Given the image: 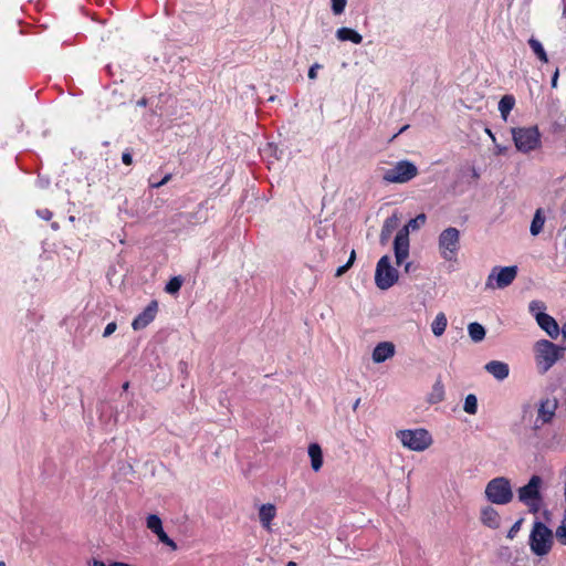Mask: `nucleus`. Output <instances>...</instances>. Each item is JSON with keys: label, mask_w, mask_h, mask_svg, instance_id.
Listing matches in <instances>:
<instances>
[{"label": "nucleus", "mask_w": 566, "mask_h": 566, "mask_svg": "<svg viewBox=\"0 0 566 566\" xmlns=\"http://www.w3.org/2000/svg\"><path fill=\"white\" fill-rule=\"evenodd\" d=\"M427 221L424 213H419L416 218L410 219L396 234L394 240V251L397 265H401L409 256V231L418 230Z\"/></svg>", "instance_id": "obj_1"}, {"label": "nucleus", "mask_w": 566, "mask_h": 566, "mask_svg": "<svg viewBox=\"0 0 566 566\" xmlns=\"http://www.w3.org/2000/svg\"><path fill=\"white\" fill-rule=\"evenodd\" d=\"M554 544L553 531L543 522L536 520L528 537V545L533 554L536 556L547 555Z\"/></svg>", "instance_id": "obj_2"}, {"label": "nucleus", "mask_w": 566, "mask_h": 566, "mask_svg": "<svg viewBox=\"0 0 566 566\" xmlns=\"http://www.w3.org/2000/svg\"><path fill=\"white\" fill-rule=\"evenodd\" d=\"M564 347L547 339L537 340L534 345L535 360L542 374L547 373L563 356Z\"/></svg>", "instance_id": "obj_3"}, {"label": "nucleus", "mask_w": 566, "mask_h": 566, "mask_svg": "<svg viewBox=\"0 0 566 566\" xmlns=\"http://www.w3.org/2000/svg\"><path fill=\"white\" fill-rule=\"evenodd\" d=\"M484 493L489 502L497 505L509 504L514 496L511 482L504 476L490 480Z\"/></svg>", "instance_id": "obj_4"}, {"label": "nucleus", "mask_w": 566, "mask_h": 566, "mask_svg": "<svg viewBox=\"0 0 566 566\" xmlns=\"http://www.w3.org/2000/svg\"><path fill=\"white\" fill-rule=\"evenodd\" d=\"M397 438L405 448L417 452L424 451L433 442L429 431L423 428L399 430Z\"/></svg>", "instance_id": "obj_5"}, {"label": "nucleus", "mask_w": 566, "mask_h": 566, "mask_svg": "<svg viewBox=\"0 0 566 566\" xmlns=\"http://www.w3.org/2000/svg\"><path fill=\"white\" fill-rule=\"evenodd\" d=\"M542 478L533 475L528 483L518 489V500L528 506L532 513H537L542 503Z\"/></svg>", "instance_id": "obj_6"}, {"label": "nucleus", "mask_w": 566, "mask_h": 566, "mask_svg": "<svg viewBox=\"0 0 566 566\" xmlns=\"http://www.w3.org/2000/svg\"><path fill=\"white\" fill-rule=\"evenodd\" d=\"M439 252L446 261L455 260L460 250V231L454 227L444 229L438 239Z\"/></svg>", "instance_id": "obj_7"}, {"label": "nucleus", "mask_w": 566, "mask_h": 566, "mask_svg": "<svg viewBox=\"0 0 566 566\" xmlns=\"http://www.w3.org/2000/svg\"><path fill=\"white\" fill-rule=\"evenodd\" d=\"M418 175L417 166L409 160H400L385 170L382 179L389 184H406Z\"/></svg>", "instance_id": "obj_8"}, {"label": "nucleus", "mask_w": 566, "mask_h": 566, "mask_svg": "<svg viewBox=\"0 0 566 566\" xmlns=\"http://www.w3.org/2000/svg\"><path fill=\"white\" fill-rule=\"evenodd\" d=\"M398 271L391 266L390 258L388 255L381 256L375 272L376 286L382 291L388 290L398 281Z\"/></svg>", "instance_id": "obj_9"}, {"label": "nucleus", "mask_w": 566, "mask_h": 566, "mask_svg": "<svg viewBox=\"0 0 566 566\" xmlns=\"http://www.w3.org/2000/svg\"><path fill=\"white\" fill-rule=\"evenodd\" d=\"M517 275V266H494L486 279L488 289H505L513 283Z\"/></svg>", "instance_id": "obj_10"}, {"label": "nucleus", "mask_w": 566, "mask_h": 566, "mask_svg": "<svg viewBox=\"0 0 566 566\" xmlns=\"http://www.w3.org/2000/svg\"><path fill=\"white\" fill-rule=\"evenodd\" d=\"M558 408V400L555 397H547L539 400L537 408L538 421L542 424L551 423Z\"/></svg>", "instance_id": "obj_11"}, {"label": "nucleus", "mask_w": 566, "mask_h": 566, "mask_svg": "<svg viewBox=\"0 0 566 566\" xmlns=\"http://www.w3.org/2000/svg\"><path fill=\"white\" fill-rule=\"evenodd\" d=\"M158 311L157 301H151L142 313H139L133 321L132 327L134 331H140L148 326L156 317Z\"/></svg>", "instance_id": "obj_12"}, {"label": "nucleus", "mask_w": 566, "mask_h": 566, "mask_svg": "<svg viewBox=\"0 0 566 566\" xmlns=\"http://www.w3.org/2000/svg\"><path fill=\"white\" fill-rule=\"evenodd\" d=\"M259 153L263 157H274L276 160H289L290 151L286 144H261Z\"/></svg>", "instance_id": "obj_13"}, {"label": "nucleus", "mask_w": 566, "mask_h": 566, "mask_svg": "<svg viewBox=\"0 0 566 566\" xmlns=\"http://www.w3.org/2000/svg\"><path fill=\"white\" fill-rule=\"evenodd\" d=\"M535 318L539 327L545 331L551 338L556 339L559 336L560 329L554 317L541 312L535 315Z\"/></svg>", "instance_id": "obj_14"}, {"label": "nucleus", "mask_w": 566, "mask_h": 566, "mask_svg": "<svg viewBox=\"0 0 566 566\" xmlns=\"http://www.w3.org/2000/svg\"><path fill=\"white\" fill-rule=\"evenodd\" d=\"M513 142H539L541 134L536 125L512 129Z\"/></svg>", "instance_id": "obj_15"}, {"label": "nucleus", "mask_w": 566, "mask_h": 566, "mask_svg": "<svg viewBox=\"0 0 566 566\" xmlns=\"http://www.w3.org/2000/svg\"><path fill=\"white\" fill-rule=\"evenodd\" d=\"M484 369L491 374L496 380L502 381L509 377L510 367L506 363L500 360H491L485 366Z\"/></svg>", "instance_id": "obj_16"}, {"label": "nucleus", "mask_w": 566, "mask_h": 566, "mask_svg": "<svg viewBox=\"0 0 566 566\" xmlns=\"http://www.w3.org/2000/svg\"><path fill=\"white\" fill-rule=\"evenodd\" d=\"M395 355V346L392 343H379L373 350V360L375 363H384Z\"/></svg>", "instance_id": "obj_17"}, {"label": "nucleus", "mask_w": 566, "mask_h": 566, "mask_svg": "<svg viewBox=\"0 0 566 566\" xmlns=\"http://www.w3.org/2000/svg\"><path fill=\"white\" fill-rule=\"evenodd\" d=\"M481 522L483 525L496 530L501 525V516L494 507L485 506L481 511Z\"/></svg>", "instance_id": "obj_18"}, {"label": "nucleus", "mask_w": 566, "mask_h": 566, "mask_svg": "<svg viewBox=\"0 0 566 566\" xmlns=\"http://www.w3.org/2000/svg\"><path fill=\"white\" fill-rule=\"evenodd\" d=\"M275 515H276V509L273 504H262L261 505V507L259 510V518H260L261 525L264 528L270 530L271 522L275 517Z\"/></svg>", "instance_id": "obj_19"}, {"label": "nucleus", "mask_w": 566, "mask_h": 566, "mask_svg": "<svg viewBox=\"0 0 566 566\" xmlns=\"http://www.w3.org/2000/svg\"><path fill=\"white\" fill-rule=\"evenodd\" d=\"M336 38L342 41V42H346V41H350L353 42L354 44H360L363 42V36L361 34H359L357 31H355L354 29H350V28H346V27H343V28H339L337 29L336 31Z\"/></svg>", "instance_id": "obj_20"}, {"label": "nucleus", "mask_w": 566, "mask_h": 566, "mask_svg": "<svg viewBox=\"0 0 566 566\" xmlns=\"http://www.w3.org/2000/svg\"><path fill=\"white\" fill-rule=\"evenodd\" d=\"M308 457L311 458V467L313 471H319L323 465V452L318 443H311L308 446Z\"/></svg>", "instance_id": "obj_21"}, {"label": "nucleus", "mask_w": 566, "mask_h": 566, "mask_svg": "<svg viewBox=\"0 0 566 566\" xmlns=\"http://www.w3.org/2000/svg\"><path fill=\"white\" fill-rule=\"evenodd\" d=\"M398 226V218L394 214L391 217H388L382 224L381 231H380V243L386 244L394 232V230Z\"/></svg>", "instance_id": "obj_22"}, {"label": "nucleus", "mask_w": 566, "mask_h": 566, "mask_svg": "<svg viewBox=\"0 0 566 566\" xmlns=\"http://www.w3.org/2000/svg\"><path fill=\"white\" fill-rule=\"evenodd\" d=\"M444 386L440 377L436 380L428 396V402L431 405L439 403L444 400Z\"/></svg>", "instance_id": "obj_23"}, {"label": "nucleus", "mask_w": 566, "mask_h": 566, "mask_svg": "<svg viewBox=\"0 0 566 566\" xmlns=\"http://www.w3.org/2000/svg\"><path fill=\"white\" fill-rule=\"evenodd\" d=\"M546 217L542 208L536 209L533 220L531 222L530 232L532 235H538L544 227Z\"/></svg>", "instance_id": "obj_24"}, {"label": "nucleus", "mask_w": 566, "mask_h": 566, "mask_svg": "<svg viewBox=\"0 0 566 566\" xmlns=\"http://www.w3.org/2000/svg\"><path fill=\"white\" fill-rule=\"evenodd\" d=\"M468 333L472 342L480 343L485 338L486 331L478 322H472L468 325Z\"/></svg>", "instance_id": "obj_25"}, {"label": "nucleus", "mask_w": 566, "mask_h": 566, "mask_svg": "<svg viewBox=\"0 0 566 566\" xmlns=\"http://www.w3.org/2000/svg\"><path fill=\"white\" fill-rule=\"evenodd\" d=\"M448 319L444 313L440 312L431 324V331L434 336L440 337L446 332Z\"/></svg>", "instance_id": "obj_26"}, {"label": "nucleus", "mask_w": 566, "mask_h": 566, "mask_svg": "<svg viewBox=\"0 0 566 566\" xmlns=\"http://www.w3.org/2000/svg\"><path fill=\"white\" fill-rule=\"evenodd\" d=\"M515 105V97L513 95H504L499 102V111L504 119L511 113Z\"/></svg>", "instance_id": "obj_27"}, {"label": "nucleus", "mask_w": 566, "mask_h": 566, "mask_svg": "<svg viewBox=\"0 0 566 566\" xmlns=\"http://www.w3.org/2000/svg\"><path fill=\"white\" fill-rule=\"evenodd\" d=\"M528 45L539 61H542L544 63L548 62V56L546 54V51L544 50L542 43L537 39H535L534 36H531L528 39Z\"/></svg>", "instance_id": "obj_28"}, {"label": "nucleus", "mask_w": 566, "mask_h": 566, "mask_svg": "<svg viewBox=\"0 0 566 566\" xmlns=\"http://www.w3.org/2000/svg\"><path fill=\"white\" fill-rule=\"evenodd\" d=\"M463 409L469 415H475L478 412V399L473 394H469L464 399Z\"/></svg>", "instance_id": "obj_29"}, {"label": "nucleus", "mask_w": 566, "mask_h": 566, "mask_svg": "<svg viewBox=\"0 0 566 566\" xmlns=\"http://www.w3.org/2000/svg\"><path fill=\"white\" fill-rule=\"evenodd\" d=\"M146 524H147V527L153 532V533H158V532H161L163 530V523H161V520L158 515L156 514H150L147 516V521H146Z\"/></svg>", "instance_id": "obj_30"}, {"label": "nucleus", "mask_w": 566, "mask_h": 566, "mask_svg": "<svg viewBox=\"0 0 566 566\" xmlns=\"http://www.w3.org/2000/svg\"><path fill=\"white\" fill-rule=\"evenodd\" d=\"M182 285V279L180 276L171 277L165 286V291L169 294H176L179 292Z\"/></svg>", "instance_id": "obj_31"}, {"label": "nucleus", "mask_w": 566, "mask_h": 566, "mask_svg": "<svg viewBox=\"0 0 566 566\" xmlns=\"http://www.w3.org/2000/svg\"><path fill=\"white\" fill-rule=\"evenodd\" d=\"M172 175L166 174L161 179H156L154 175H151L148 179L149 187L150 188H160L161 186L166 185L170 179Z\"/></svg>", "instance_id": "obj_32"}, {"label": "nucleus", "mask_w": 566, "mask_h": 566, "mask_svg": "<svg viewBox=\"0 0 566 566\" xmlns=\"http://www.w3.org/2000/svg\"><path fill=\"white\" fill-rule=\"evenodd\" d=\"M541 144H514V151L528 154L533 150L538 149Z\"/></svg>", "instance_id": "obj_33"}, {"label": "nucleus", "mask_w": 566, "mask_h": 566, "mask_svg": "<svg viewBox=\"0 0 566 566\" xmlns=\"http://www.w3.org/2000/svg\"><path fill=\"white\" fill-rule=\"evenodd\" d=\"M555 536L562 545H566V516L562 524L556 528Z\"/></svg>", "instance_id": "obj_34"}, {"label": "nucleus", "mask_w": 566, "mask_h": 566, "mask_svg": "<svg viewBox=\"0 0 566 566\" xmlns=\"http://www.w3.org/2000/svg\"><path fill=\"white\" fill-rule=\"evenodd\" d=\"M512 150H514V148L512 147L511 144H509V145L495 144L494 148H493V154L496 156H500V155L506 156V155H510Z\"/></svg>", "instance_id": "obj_35"}, {"label": "nucleus", "mask_w": 566, "mask_h": 566, "mask_svg": "<svg viewBox=\"0 0 566 566\" xmlns=\"http://www.w3.org/2000/svg\"><path fill=\"white\" fill-rule=\"evenodd\" d=\"M347 0H332V11L334 14H342L345 10Z\"/></svg>", "instance_id": "obj_36"}, {"label": "nucleus", "mask_w": 566, "mask_h": 566, "mask_svg": "<svg viewBox=\"0 0 566 566\" xmlns=\"http://www.w3.org/2000/svg\"><path fill=\"white\" fill-rule=\"evenodd\" d=\"M156 535L158 536V539L161 543L170 546L171 549H174V551L177 549L176 543L165 533L164 528L161 530V532L156 533Z\"/></svg>", "instance_id": "obj_37"}, {"label": "nucleus", "mask_w": 566, "mask_h": 566, "mask_svg": "<svg viewBox=\"0 0 566 566\" xmlns=\"http://www.w3.org/2000/svg\"><path fill=\"white\" fill-rule=\"evenodd\" d=\"M522 523H523V518H520V520H517V521H516V522L511 526V528L509 530L507 535H506V537H507L509 539H513V538L516 536V534H517V533L520 532V530H521Z\"/></svg>", "instance_id": "obj_38"}, {"label": "nucleus", "mask_w": 566, "mask_h": 566, "mask_svg": "<svg viewBox=\"0 0 566 566\" xmlns=\"http://www.w3.org/2000/svg\"><path fill=\"white\" fill-rule=\"evenodd\" d=\"M117 328L116 322H111L106 325L103 337H109Z\"/></svg>", "instance_id": "obj_39"}, {"label": "nucleus", "mask_w": 566, "mask_h": 566, "mask_svg": "<svg viewBox=\"0 0 566 566\" xmlns=\"http://www.w3.org/2000/svg\"><path fill=\"white\" fill-rule=\"evenodd\" d=\"M36 213L41 219L46 221L51 220V218L53 217L52 211H50L49 209H39Z\"/></svg>", "instance_id": "obj_40"}, {"label": "nucleus", "mask_w": 566, "mask_h": 566, "mask_svg": "<svg viewBox=\"0 0 566 566\" xmlns=\"http://www.w3.org/2000/svg\"><path fill=\"white\" fill-rule=\"evenodd\" d=\"M321 69L318 63L313 64L308 70V78L315 80L317 77V70Z\"/></svg>", "instance_id": "obj_41"}, {"label": "nucleus", "mask_w": 566, "mask_h": 566, "mask_svg": "<svg viewBox=\"0 0 566 566\" xmlns=\"http://www.w3.org/2000/svg\"><path fill=\"white\" fill-rule=\"evenodd\" d=\"M122 161H123L125 165H127V166L132 165V163H133V156H132V153L129 151V149H126V150L123 153V155H122Z\"/></svg>", "instance_id": "obj_42"}, {"label": "nucleus", "mask_w": 566, "mask_h": 566, "mask_svg": "<svg viewBox=\"0 0 566 566\" xmlns=\"http://www.w3.org/2000/svg\"><path fill=\"white\" fill-rule=\"evenodd\" d=\"M470 177L472 181L476 182L480 179V172L475 167H470Z\"/></svg>", "instance_id": "obj_43"}, {"label": "nucleus", "mask_w": 566, "mask_h": 566, "mask_svg": "<svg viewBox=\"0 0 566 566\" xmlns=\"http://www.w3.org/2000/svg\"><path fill=\"white\" fill-rule=\"evenodd\" d=\"M558 77H559V70L556 69L554 74H553V76H552V81H551V85H552L553 88L557 87Z\"/></svg>", "instance_id": "obj_44"}, {"label": "nucleus", "mask_w": 566, "mask_h": 566, "mask_svg": "<svg viewBox=\"0 0 566 566\" xmlns=\"http://www.w3.org/2000/svg\"><path fill=\"white\" fill-rule=\"evenodd\" d=\"M349 268L350 266H347V263H345L344 265L337 268L335 276H342L343 274H345L349 270Z\"/></svg>", "instance_id": "obj_45"}, {"label": "nucleus", "mask_w": 566, "mask_h": 566, "mask_svg": "<svg viewBox=\"0 0 566 566\" xmlns=\"http://www.w3.org/2000/svg\"><path fill=\"white\" fill-rule=\"evenodd\" d=\"M535 307L544 308V305L542 302H537V301L531 302L530 310L533 312L535 310Z\"/></svg>", "instance_id": "obj_46"}, {"label": "nucleus", "mask_w": 566, "mask_h": 566, "mask_svg": "<svg viewBox=\"0 0 566 566\" xmlns=\"http://www.w3.org/2000/svg\"><path fill=\"white\" fill-rule=\"evenodd\" d=\"M523 416L522 418L525 419L527 413H531V405L526 403L522 407Z\"/></svg>", "instance_id": "obj_47"}, {"label": "nucleus", "mask_w": 566, "mask_h": 566, "mask_svg": "<svg viewBox=\"0 0 566 566\" xmlns=\"http://www.w3.org/2000/svg\"><path fill=\"white\" fill-rule=\"evenodd\" d=\"M356 260V253L355 250L350 252L349 259L347 261V266H352Z\"/></svg>", "instance_id": "obj_48"}, {"label": "nucleus", "mask_w": 566, "mask_h": 566, "mask_svg": "<svg viewBox=\"0 0 566 566\" xmlns=\"http://www.w3.org/2000/svg\"><path fill=\"white\" fill-rule=\"evenodd\" d=\"M178 368H179V370H180L181 373H185V374H186V373H187L188 365H187V363H186V361H179V364H178Z\"/></svg>", "instance_id": "obj_49"}, {"label": "nucleus", "mask_w": 566, "mask_h": 566, "mask_svg": "<svg viewBox=\"0 0 566 566\" xmlns=\"http://www.w3.org/2000/svg\"><path fill=\"white\" fill-rule=\"evenodd\" d=\"M544 424L541 423V421H538V417L535 419L534 421V424H533V430L534 431H538Z\"/></svg>", "instance_id": "obj_50"}, {"label": "nucleus", "mask_w": 566, "mask_h": 566, "mask_svg": "<svg viewBox=\"0 0 566 566\" xmlns=\"http://www.w3.org/2000/svg\"><path fill=\"white\" fill-rule=\"evenodd\" d=\"M147 103H148L147 98L143 97V98H140V99L137 102V105H138V106H142V107H145V106H147Z\"/></svg>", "instance_id": "obj_51"}, {"label": "nucleus", "mask_w": 566, "mask_h": 566, "mask_svg": "<svg viewBox=\"0 0 566 566\" xmlns=\"http://www.w3.org/2000/svg\"><path fill=\"white\" fill-rule=\"evenodd\" d=\"M108 566H129V565L126 563H122V562H113Z\"/></svg>", "instance_id": "obj_52"}, {"label": "nucleus", "mask_w": 566, "mask_h": 566, "mask_svg": "<svg viewBox=\"0 0 566 566\" xmlns=\"http://www.w3.org/2000/svg\"><path fill=\"white\" fill-rule=\"evenodd\" d=\"M359 403H360V398L356 399V401L354 402L353 405V410L356 411L357 408L359 407Z\"/></svg>", "instance_id": "obj_53"}, {"label": "nucleus", "mask_w": 566, "mask_h": 566, "mask_svg": "<svg viewBox=\"0 0 566 566\" xmlns=\"http://www.w3.org/2000/svg\"><path fill=\"white\" fill-rule=\"evenodd\" d=\"M411 266H412V263H410V262L406 263V265H405V271H406L407 273H409V272L411 271Z\"/></svg>", "instance_id": "obj_54"}, {"label": "nucleus", "mask_w": 566, "mask_h": 566, "mask_svg": "<svg viewBox=\"0 0 566 566\" xmlns=\"http://www.w3.org/2000/svg\"><path fill=\"white\" fill-rule=\"evenodd\" d=\"M286 566H297V564H296L295 562H292V560H291V562H289V563L286 564Z\"/></svg>", "instance_id": "obj_55"}, {"label": "nucleus", "mask_w": 566, "mask_h": 566, "mask_svg": "<svg viewBox=\"0 0 566 566\" xmlns=\"http://www.w3.org/2000/svg\"><path fill=\"white\" fill-rule=\"evenodd\" d=\"M128 387H129V382H125V384L123 385V389H124V390H127V389H128Z\"/></svg>", "instance_id": "obj_56"}, {"label": "nucleus", "mask_w": 566, "mask_h": 566, "mask_svg": "<svg viewBox=\"0 0 566 566\" xmlns=\"http://www.w3.org/2000/svg\"><path fill=\"white\" fill-rule=\"evenodd\" d=\"M485 132H486V133L492 137V139L494 140V137H493V135L491 134L490 129H488V128H486V129H485Z\"/></svg>", "instance_id": "obj_57"}, {"label": "nucleus", "mask_w": 566, "mask_h": 566, "mask_svg": "<svg viewBox=\"0 0 566 566\" xmlns=\"http://www.w3.org/2000/svg\"><path fill=\"white\" fill-rule=\"evenodd\" d=\"M0 566H6V563L4 562H0Z\"/></svg>", "instance_id": "obj_58"}]
</instances>
